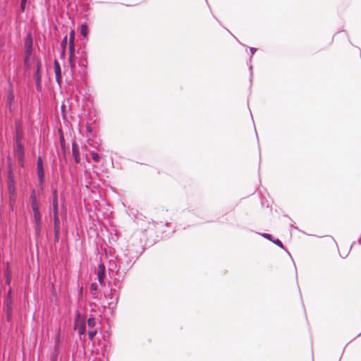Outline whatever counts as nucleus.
<instances>
[{
  "label": "nucleus",
  "mask_w": 361,
  "mask_h": 361,
  "mask_svg": "<svg viewBox=\"0 0 361 361\" xmlns=\"http://www.w3.org/2000/svg\"><path fill=\"white\" fill-rule=\"evenodd\" d=\"M33 211V224L35 227V235L37 238H39L41 235L42 231V220L39 209H37V207L34 208Z\"/></svg>",
  "instance_id": "nucleus-1"
},
{
  "label": "nucleus",
  "mask_w": 361,
  "mask_h": 361,
  "mask_svg": "<svg viewBox=\"0 0 361 361\" xmlns=\"http://www.w3.org/2000/svg\"><path fill=\"white\" fill-rule=\"evenodd\" d=\"M75 329L78 330L80 335H83L86 331V326L84 319H80L78 314L77 318L75 319Z\"/></svg>",
  "instance_id": "nucleus-2"
},
{
  "label": "nucleus",
  "mask_w": 361,
  "mask_h": 361,
  "mask_svg": "<svg viewBox=\"0 0 361 361\" xmlns=\"http://www.w3.org/2000/svg\"><path fill=\"white\" fill-rule=\"evenodd\" d=\"M54 236H55V240L58 242L60 238V219H59V215H54Z\"/></svg>",
  "instance_id": "nucleus-3"
},
{
  "label": "nucleus",
  "mask_w": 361,
  "mask_h": 361,
  "mask_svg": "<svg viewBox=\"0 0 361 361\" xmlns=\"http://www.w3.org/2000/svg\"><path fill=\"white\" fill-rule=\"evenodd\" d=\"M54 69L56 75V80L57 83L61 85L62 77H61V69L58 60L55 59L54 61Z\"/></svg>",
  "instance_id": "nucleus-4"
},
{
  "label": "nucleus",
  "mask_w": 361,
  "mask_h": 361,
  "mask_svg": "<svg viewBox=\"0 0 361 361\" xmlns=\"http://www.w3.org/2000/svg\"><path fill=\"white\" fill-rule=\"evenodd\" d=\"M105 270V266L103 264H99L98 266L97 278L99 282L102 286H104Z\"/></svg>",
  "instance_id": "nucleus-5"
},
{
  "label": "nucleus",
  "mask_w": 361,
  "mask_h": 361,
  "mask_svg": "<svg viewBox=\"0 0 361 361\" xmlns=\"http://www.w3.org/2000/svg\"><path fill=\"white\" fill-rule=\"evenodd\" d=\"M40 69H41V63H40V62H38L37 64V70H36V73L35 74V80H36L37 89L39 91L41 90V73H40Z\"/></svg>",
  "instance_id": "nucleus-6"
},
{
  "label": "nucleus",
  "mask_w": 361,
  "mask_h": 361,
  "mask_svg": "<svg viewBox=\"0 0 361 361\" xmlns=\"http://www.w3.org/2000/svg\"><path fill=\"white\" fill-rule=\"evenodd\" d=\"M72 154H73L75 161L76 163H80V157L79 147L75 141H73L72 143Z\"/></svg>",
  "instance_id": "nucleus-7"
},
{
  "label": "nucleus",
  "mask_w": 361,
  "mask_h": 361,
  "mask_svg": "<svg viewBox=\"0 0 361 361\" xmlns=\"http://www.w3.org/2000/svg\"><path fill=\"white\" fill-rule=\"evenodd\" d=\"M37 173L39 178L41 181H42L44 178V170H43V165H42V159L41 157H38L37 159Z\"/></svg>",
  "instance_id": "nucleus-8"
},
{
  "label": "nucleus",
  "mask_w": 361,
  "mask_h": 361,
  "mask_svg": "<svg viewBox=\"0 0 361 361\" xmlns=\"http://www.w3.org/2000/svg\"><path fill=\"white\" fill-rule=\"evenodd\" d=\"M53 216L54 215H59L58 212V197L56 195V192H54V197H53Z\"/></svg>",
  "instance_id": "nucleus-9"
},
{
  "label": "nucleus",
  "mask_w": 361,
  "mask_h": 361,
  "mask_svg": "<svg viewBox=\"0 0 361 361\" xmlns=\"http://www.w3.org/2000/svg\"><path fill=\"white\" fill-rule=\"evenodd\" d=\"M74 51L75 48H73L72 51L71 49H69V63L71 69H74L75 68V63L74 61Z\"/></svg>",
  "instance_id": "nucleus-10"
},
{
  "label": "nucleus",
  "mask_w": 361,
  "mask_h": 361,
  "mask_svg": "<svg viewBox=\"0 0 361 361\" xmlns=\"http://www.w3.org/2000/svg\"><path fill=\"white\" fill-rule=\"evenodd\" d=\"M30 198L32 200V210H34V208H35V207H37V209H39V204L37 202L35 190L32 191V194Z\"/></svg>",
  "instance_id": "nucleus-11"
},
{
  "label": "nucleus",
  "mask_w": 361,
  "mask_h": 361,
  "mask_svg": "<svg viewBox=\"0 0 361 361\" xmlns=\"http://www.w3.org/2000/svg\"><path fill=\"white\" fill-rule=\"evenodd\" d=\"M74 39H75V32H74V30H71L70 32V36H69V49L72 50L73 48H75Z\"/></svg>",
  "instance_id": "nucleus-12"
},
{
  "label": "nucleus",
  "mask_w": 361,
  "mask_h": 361,
  "mask_svg": "<svg viewBox=\"0 0 361 361\" xmlns=\"http://www.w3.org/2000/svg\"><path fill=\"white\" fill-rule=\"evenodd\" d=\"M67 38H68L67 36H66L61 43V49H62V55H64L65 52H66V45H67Z\"/></svg>",
  "instance_id": "nucleus-13"
},
{
  "label": "nucleus",
  "mask_w": 361,
  "mask_h": 361,
  "mask_svg": "<svg viewBox=\"0 0 361 361\" xmlns=\"http://www.w3.org/2000/svg\"><path fill=\"white\" fill-rule=\"evenodd\" d=\"M95 319L94 317H90L87 320V326L90 329H94L95 326Z\"/></svg>",
  "instance_id": "nucleus-14"
},
{
  "label": "nucleus",
  "mask_w": 361,
  "mask_h": 361,
  "mask_svg": "<svg viewBox=\"0 0 361 361\" xmlns=\"http://www.w3.org/2000/svg\"><path fill=\"white\" fill-rule=\"evenodd\" d=\"M90 154H91L92 159H93V161L94 162L98 163L99 161L100 157H99V155L97 153H96L94 152H92L90 153Z\"/></svg>",
  "instance_id": "nucleus-15"
},
{
  "label": "nucleus",
  "mask_w": 361,
  "mask_h": 361,
  "mask_svg": "<svg viewBox=\"0 0 361 361\" xmlns=\"http://www.w3.org/2000/svg\"><path fill=\"white\" fill-rule=\"evenodd\" d=\"M97 334V330L96 329H90L89 331H88V337L90 340H93V338H94V336H96Z\"/></svg>",
  "instance_id": "nucleus-16"
},
{
  "label": "nucleus",
  "mask_w": 361,
  "mask_h": 361,
  "mask_svg": "<svg viewBox=\"0 0 361 361\" xmlns=\"http://www.w3.org/2000/svg\"><path fill=\"white\" fill-rule=\"evenodd\" d=\"M81 34L82 36L85 37L87 34V27L86 25H82L81 27Z\"/></svg>",
  "instance_id": "nucleus-17"
},
{
  "label": "nucleus",
  "mask_w": 361,
  "mask_h": 361,
  "mask_svg": "<svg viewBox=\"0 0 361 361\" xmlns=\"http://www.w3.org/2000/svg\"><path fill=\"white\" fill-rule=\"evenodd\" d=\"M97 285L96 283H92L90 286V290L93 293L94 292L97 291Z\"/></svg>",
  "instance_id": "nucleus-18"
},
{
  "label": "nucleus",
  "mask_w": 361,
  "mask_h": 361,
  "mask_svg": "<svg viewBox=\"0 0 361 361\" xmlns=\"http://www.w3.org/2000/svg\"><path fill=\"white\" fill-rule=\"evenodd\" d=\"M26 2H27V0H21L20 8L23 12L25 11Z\"/></svg>",
  "instance_id": "nucleus-19"
},
{
  "label": "nucleus",
  "mask_w": 361,
  "mask_h": 361,
  "mask_svg": "<svg viewBox=\"0 0 361 361\" xmlns=\"http://www.w3.org/2000/svg\"><path fill=\"white\" fill-rule=\"evenodd\" d=\"M18 152L19 153V154L20 156H23V148H22V146L20 145H18Z\"/></svg>",
  "instance_id": "nucleus-20"
},
{
  "label": "nucleus",
  "mask_w": 361,
  "mask_h": 361,
  "mask_svg": "<svg viewBox=\"0 0 361 361\" xmlns=\"http://www.w3.org/2000/svg\"><path fill=\"white\" fill-rule=\"evenodd\" d=\"M262 236L267 239L271 240V235L268 233H264Z\"/></svg>",
  "instance_id": "nucleus-21"
},
{
  "label": "nucleus",
  "mask_w": 361,
  "mask_h": 361,
  "mask_svg": "<svg viewBox=\"0 0 361 361\" xmlns=\"http://www.w3.org/2000/svg\"><path fill=\"white\" fill-rule=\"evenodd\" d=\"M7 312H8V318H9V317H10V316H11V310L10 306H8V305Z\"/></svg>",
  "instance_id": "nucleus-22"
},
{
  "label": "nucleus",
  "mask_w": 361,
  "mask_h": 361,
  "mask_svg": "<svg viewBox=\"0 0 361 361\" xmlns=\"http://www.w3.org/2000/svg\"><path fill=\"white\" fill-rule=\"evenodd\" d=\"M275 243L281 247H282V243L279 240H276Z\"/></svg>",
  "instance_id": "nucleus-23"
}]
</instances>
